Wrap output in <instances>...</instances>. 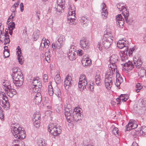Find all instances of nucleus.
Returning <instances> with one entry per match:
<instances>
[{
    "instance_id": "f257e3e1",
    "label": "nucleus",
    "mask_w": 146,
    "mask_h": 146,
    "mask_svg": "<svg viewBox=\"0 0 146 146\" xmlns=\"http://www.w3.org/2000/svg\"><path fill=\"white\" fill-rule=\"evenodd\" d=\"M74 109L70 104L65 105L64 108V114L67 121L70 123L73 121H78L81 119V114L73 112Z\"/></svg>"
},
{
    "instance_id": "f03ea898",
    "label": "nucleus",
    "mask_w": 146,
    "mask_h": 146,
    "mask_svg": "<svg viewBox=\"0 0 146 146\" xmlns=\"http://www.w3.org/2000/svg\"><path fill=\"white\" fill-rule=\"evenodd\" d=\"M13 126L11 130V132L15 137L19 139H24L26 136V134L24 129L21 127Z\"/></svg>"
},
{
    "instance_id": "7ed1b4c3",
    "label": "nucleus",
    "mask_w": 146,
    "mask_h": 146,
    "mask_svg": "<svg viewBox=\"0 0 146 146\" xmlns=\"http://www.w3.org/2000/svg\"><path fill=\"white\" fill-rule=\"evenodd\" d=\"M48 127V131L53 135H57L58 134H60L61 132L62 129L60 126H58L56 124L52 123L49 125Z\"/></svg>"
},
{
    "instance_id": "20e7f679",
    "label": "nucleus",
    "mask_w": 146,
    "mask_h": 146,
    "mask_svg": "<svg viewBox=\"0 0 146 146\" xmlns=\"http://www.w3.org/2000/svg\"><path fill=\"white\" fill-rule=\"evenodd\" d=\"M75 8L74 5H72L69 6L68 12L69 15L67 17V22L68 23L73 22L75 19Z\"/></svg>"
},
{
    "instance_id": "39448f33",
    "label": "nucleus",
    "mask_w": 146,
    "mask_h": 146,
    "mask_svg": "<svg viewBox=\"0 0 146 146\" xmlns=\"http://www.w3.org/2000/svg\"><path fill=\"white\" fill-rule=\"evenodd\" d=\"M113 41V40L110 39V40L108 39L102 38V45L101 42H98L97 45V47L99 50L101 51L102 50V47L103 46L105 48H109Z\"/></svg>"
},
{
    "instance_id": "423d86ee",
    "label": "nucleus",
    "mask_w": 146,
    "mask_h": 146,
    "mask_svg": "<svg viewBox=\"0 0 146 146\" xmlns=\"http://www.w3.org/2000/svg\"><path fill=\"white\" fill-rule=\"evenodd\" d=\"M65 40V37L63 35H60L59 36L58 40L56 41L55 43H53L52 44L53 49H56V48H60L63 45L64 41Z\"/></svg>"
},
{
    "instance_id": "0eeeda50",
    "label": "nucleus",
    "mask_w": 146,
    "mask_h": 146,
    "mask_svg": "<svg viewBox=\"0 0 146 146\" xmlns=\"http://www.w3.org/2000/svg\"><path fill=\"white\" fill-rule=\"evenodd\" d=\"M87 84V80L86 76L83 74L81 75L79 79L78 87L84 89L86 88Z\"/></svg>"
},
{
    "instance_id": "6e6552de",
    "label": "nucleus",
    "mask_w": 146,
    "mask_h": 146,
    "mask_svg": "<svg viewBox=\"0 0 146 146\" xmlns=\"http://www.w3.org/2000/svg\"><path fill=\"white\" fill-rule=\"evenodd\" d=\"M0 104L4 108L9 109L10 107V104L7 97L3 95H0Z\"/></svg>"
},
{
    "instance_id": "1a4fd4ad",
    "label": "nucleus",
    "mask_w": 146,
    "mask_h": 146,
    "mask_svg": "<svg viewBox=\"0 0 146 146\" xmlns=\"http://www.w3.org/2000/svg\"><path fill=\"white\" fill-rule=\"evenodd\" d=\"M137 108L141 110L142 113L146 112V99H143L139 100L138 102Z\"/></svg>"
},
{
    "instance_id": "9d476101",
    "label": "nucleus",
    "mask_w": 146,
    "mask_h": 146,
    "mask_svg": "<svg viewBox=\"0 0 146 146\" xmlns=\"http://www.w3.org/2000/svg\"><path fill=\"white\" fill-rule=\"evenodd\" d=\"M32 84L33 85L32 88L34 90L35 88V90L37 89V91L39 90L42 87L41 83L38 77L34 78Z\"/></svg>"
},
{
    "instance_id": "9b49d317",
    "label": "nucleus",
    "mask_w": 146,
    "mask_h": 146,
    "mask_svg": "<svg viewBox=\"0 0 146 146\" xmlns=\"http://www.w3.org/2000/svg\"><path fill=\"white\" fill-rule=\"evenodd\" d=\"M5 92L7 95L10 97H12L14 95H15L17 93V92L15 90L12 89L11 88L10 85H8L6 87L5 89Z\"/></svg>"
},
{
    "instance_id": "f8f14e48",
    "label": "nucleus",
    "mask_w": 146,
    "mask_h": 146,
    "mask_svg": "<svg viewBox=\"0 0 146 146\" xmlns=\"http://www.w3.org/2000/svg\"><path fill=\"white\" fill-rule=\"evenodd\" d=\"M80 44L81 47L84 50H86L89 48V41L86 39H82L80 41Z\"/></svg>"
},
{
    "instance_id": "ddd939ff",
    "label": "nucleus",
    "mask_w": 146,
    "mask_h": 146,
    "mask_svg": "<svg viewBox=\"0 0 146 146\" xmlns=\"http://www.w3.org/2000/svg\"><path fill=\"white\" fill-rule=\"evenodd\" d=\"M116 20L117 24L120 27L123 26L124 24V19L121 14L118 15L116 16Z\"/></svg>"
},
{
    "instance_id": "4468645a",
    "label": "nucleus",
    "mask_w": 146,
    "mask_h": 146,
    "mask_svg": "<svg viewBox=\"0 0 146 146\" xmlns=\"http://www.w3.org/2000/svg\"><path fill=\"white\" fill-rule=\"evenodd\" d=\"M113 79L111 78L105 77V84L106 88L108 90H110L113 84L112 80Z\"/></svg>"
},
{
    "instance_id": "2eb2a0df",
    "label": "nucleus",
    "mask_w": 146,
    "mask_h": 146,
    "mask_svg": "<svg viewBox=\"0 0 146 146\" xmlns=\"http://www.w3.org/2000/svg\"><path fill=\"white\" fill-rule=\"evenodd\" d=\"M71 81L72 78L71 76H67L65 79L64 84V87L66 89H68L69 87L71 86Z\"/></svg>"
},
{
    "instance_id": "dca6fc26",
    "label": "nucleus",
    "mask_w": 146,
    "mask_h": 146,
    "mask_svg": "<svg viewBox=\"0 0 146 146\" xmlns=\"http://www.w3.org/2000/svg\"><path fill=\"white\" fill-rule=\"evenodd\" d=\"M119 57L117 55H112L110 58V63L113 66L115 65L116 66V63L118 60Z\"/></svg>"
},
{
    "instance_id": "f3484780",
    "label": "nucleus",
    "mask_w": 146,
    "mask_h": 146,
    "mask_svg": "<svg viewBox=\"0 0 146 146\" xmlns=\"http://www.w3.org/2000/svg\"><path fill=\"white\" fill-rule=\"evenodd\" d=\"M102 7H103L102 9V18L104 19H106L108 15V12H107L106 9V5L104 3L102 4Z\"/></svg>"
},
{
    "instance_id": "a211bd4d",
    "label": "nucleus",
    "mask_w": 146,
    "mask_h": 146,
    "mask_svg": "<svg viewBox=\"0 0 146 146\" xmlns=\"http://www.w3.org/2000/svg\"><path fill=\"white\" fill-rule=\"evenodd\" d=\"M137 125L135 122H132L130 121L128 124L126 126V130L129 131L131 129H134L137 127Z\"/></svg>"
},
{
    "instance_id": "6ab92c4d",
    "label": "nucleus",
    "mask_w": 146,
    "mask_h": 146,
    "mask_svg": "<svg viewBox=\"0 0 146 146\" xmlns=\"http://www.w3.org/2000/svg\"><path fill=\"white\" fill-rule=\"evenodd\" d=\"M18 49L19 50L17 51L18 54L17 56L19 64H22L23 62L24 59L23 57L21 55V50L20 49V48L19 46L18 47Z\"/></svg>"
},
{
    "instance_id": "aec40b11",
    "label": "nucleus",
    "mask_w": 146,
    "mask_h": 146,
    "mask_svg": "<svg viewBox=\"0 0 146 146\" xmlns=\"http://www.w3.org/2000/svg\"><path fill=\"white\" fill-rule=\"evenodd\" d=\"M111 67L110 66V67L107 70V72L106 73L105 77L113 79L114 76L115 75V74H114L112 71H111Z\"/></svg>"
},
{
    "instance_id": "412c9836",
    "label": "nucleus",
    "mask_w": 146,
    "mask_h": 146,
    "mask_svg": "<svg viewBox=\"0 0 146 146\" xmlns=\"http://www.w3.org/2000/svg\"><path fill=\"white\" fill-rule=\"evenodd\" d=\"M57 7L56 8L57 11H60L61 9H62L63 7V5L64 4V0H57Z\"/></svg>"
},
{
    "instance_id": "4be33fe9",
    "label": "nucleus",
    "mask_w": 146,
    "mask_h": 146,
    "mask_svg": "<svg viewBox=\"0 0 146 146\" xmlns=\"http://www.w3.org/2000/svg\"><path fill=\"white\" fill-rule=\"evenodd\" d=\"M68 57L70 60H73L76 58V53L73 52L71 50H69L68 52Z\"/></svg>"
},
{
    "instance_id": "5701e85b",
    "label": "nucleus",
    "mask_w": 146,
    "mask_h": 146,
    "mask_svg": "<svg viewBox=\"0 0 146 146\" xmlns=\"http://www.w3.org/2000/svg\"><path fill=\"white\" fill-rule=\"evenodd\" d=\"M133 61V63L137 68H140L142 65V63L140 59H137L136 58L134 57Z\"/></svg>"
},
{
    "instance_id": "b1692460",
    "label": "nucleus",
    "mask_w": 146,
    "mask_h": 146,
    "mask_svg": "<svg viewBox=\"0 0 146 146\" xmlns=\"http://www.w3.org/2000/svg\"><path fill=\"white\" fill-rule=\"evenodd\" d=\"M13 79H20V82H22V79H23V74L21 72H18V73H16L14 74L13 76Z\"/></svg>"
},
{
    "instance_id": "393cba45",
    "label": "nucleus",
    "mask_w": 146,
    "mask_h": 146,
    "mask_svg": "<svg viewBox=\"0 0 146 146\" xmlns=\"http://www.w3.org/2000/svg\"><path fill=\"white\" fill-rule=\"evenodd\" d=\"M91 59L87 58L82 60V65L84 66H87L90 65L91 64Z\"/></svg>"
},
{
    "instance_id": "a878e982",
    "label": "nucleus",
    "mask_w": 146,
    "mask_h": 146,
    "mask_svg": "<svg viewBox=\"0 0 146 146\" xmlns=\"http://www.w3.org/2000/svg\"><path fill=\"white\" fill-rule=\"evenodd\" d=\"M35 103L38 104L39 103H40L42 100V96L40 93H37L35 97Z\"/></svg>"
},
{
    "instance_id": "bb28decb",
    "label": "nucleus",
    "mask_w": 146,
    "mask_h": 146,
    "mask_svg": "<svg viewBox=\"0 0 146 146\" xmlns=\"http://www.w3.org/2000/svg\"><path fill=\"white\" fill-rule=\"evenodd\" d=\"M124 66L127 67V68L128 69L131 70L134 67V65L132 62L129 61L128 62L125 63Z\"/></svg>"
},
{
    "instance_id": "cd10ccee",
    "label": "nucleus",
    "mask_w": 146,
    "mask_h": 146,
    "mask_svg": "<svg viewBox=\"0 0 146 146\" xmlns=\"http://www.w3.org/2000/svg\"><path fill=\"white\" fill-rule=\"evenodd\" d=\"M13 81L14 83L15 84L16 86H21L23 84V83L24 81L23 79H22V82H20V79H13Z\"/></svg>"
},
{
    "instance_id": "c85d7f7f",
    "label": "nucleus",
    "mask_w": 146,
    "mask_h": 146,
    "mask_svg": "<svg viewBox=\"0 0 146 146\" xmlns=\"http://www.w3.org/2000/svg\"><path fill=\"white\" fill-rule=\"evenodd\" d=\"M37 143L39 146H46V143L44 139H40L37 140Z\"/></svg>"
},
{
    "instance_id": "c756f323",
    "label": "nucleus",
    "mask_w": 146,
    "mask_h": 146,
    "mask_svg": "<svg viewBox=\"0 0 146 146\" xmlns=\"http://www.w3.org/2000/svg\"><path fill=\"white\" fill-rule=\"evenodd\" d=\"M125 41L123 39L119 40L117 43V46L119 48H122L123 47H125L124 44Z\"/></svg>"
},
{
    "instance_id": "7c9ffc66",
    "label": "nucleus",
    "mask_w": 146,
    "mask_h": 146,
    "mask_svg": "<svg viewBox=\"0 0 146 146\" xmlns=\"http://www.w3.org/2000/svg\"><path fill=\"white\" fill-rule=\"evenodd\" d=\"M123 15L124 17L125 20L126 21L127 23L129 24H131L132 22V20H128V17L129 16V12L126 11V15L124 13H123Z\"/></svg>"
},
{
    "instance_id": "2f4dec72",
    "label": "nucleus",
    "mask_w": 146,
    "mask_h": 146,
    "mask_svg": "<svg viewBox=\"0 0 146 146\" xmlns=\"http://www.w3.org/2000/svg\"><path fill=\"white\" fill-rule=\"evenodd\" d=\"M106 38V39H108L110 40V39L113 40V37L111 33L110 32H107L106 34H105L103 37V38Z\"/></svg>"
},
{
    "instance_id": "473e14b6",
    "label": "nucleus",
    "mask_w": 146,
    "mask_h": 146,
    "mask_svg": "<svg viewBox=\"0 0 146 146\" xmlns=\"http://www.w3.org/2000/svg\"><path fill=\"white\" fill-rule=\"evenodd\" d=\"M40 35V33L38 30H37L35 31L33 35V37L34 38V40L35 41L38 38Z\"/></svg>"
},
{
    "instance_id": "72a5a7b5",
    "label": "nucleus",
    "mask_w": 146,
    "mask_h": 146,
    "mask_svg": "<svg viewBox=\"0 0 146 146\" xmlns=\"http://www.w3.org/2000/svg\"><path fill=\"white\" fill-rule=\"evenodd\" d=\"M95 83L97 86L100 85L101 84V77L99 75L97 74L95 76Z\"/></svg>"
},
{
    "instance_id": "f704fd0d",
    "label": "nucleus",
    "mask_w": 146,
    "mask_h": 146,
    "mask_svg": "<svg viewBox=\"0 0 146 146\" xmlns=\"http://www.w3.org/2000/svg\"><path fill=\"white\" fill-rule=\"evenodd\" d=\"M48 94L50 96H52L53 95L54 93V91H53L52 86L50 83L48 86Z\"/></svg>"
},
{
    "instance_id": "c9c22d12",
    "label": "nucleus",
    "mask_w": 146,
    "mask_h": 146,
    "mask_svg": "<svg viewBox=\"0 0 146 146\" xmlns=\"http://www.w3.org/2000/svg\"><path fill=\"white\" fill-rule=\"evenodd\" d=\"M142 88V86H141V84L139 83H137L136 84L135 86V92L137 93L139 92Z\"/></svg>"
},
{
    "instance_id": "e433bc0d",
    "label": "nucleus",
    "mask_w": 146,
    "mask_h": 146,
    "mask_svg": "<svg viewBox=\"0 0 146 146\" xmlns=\"http://www.w3.org/2000/svg\"><path fill=\"white\" fill-rule=\"evenodd\" d=\"M49 52H46L45 53V59L49 63L50 62L51 56H50Z\"/></svg>"
},
{
    "instance_id": "4c0bfd02",
    "label": "nucleus",
    "mask_w": 146,
    "mask_h": 146,
    "mask_svg": "<svg viewBox=\"0 0 146 146\" xmlns=\"http://www.w3.org/2000/svg\"><path fill=\"white\" fill-rule=\"evenodd\" d=\"M55 82L56 84H59L61 82V79L60 75L59 74H57L54 79Z\"/></svg>"
},
{
    "instance_id": "58836bf2",
    "label": "nucleus",
    "mask_w": 146,
    "mask_h": 146,
    "mask_svg": "<svg viewBox=\"0 0 146 146\" xmlns=\"http://www.w3.org/2000/svg\"><path fill=\"white\" fill-rule=\"evenodd\" d=\"M128 96L125 94H121L120 98V99L123 102H126L128 99Z\"/></svg>"
},
{
    "instance_id": "ea45409f",
    "label": "nucleus",
    "mask_w": 146,
    "mask_h": 146,
    "mask_svg": "<svg viewBox=\"0 0 146 146\" xmlns=\"http://www.w3.org/2000/svg\"><path fill=\"white\" fill-rule=\"evenodd\" d=\"M124 41L125 42L124 44H125V48H126L125 50L123 51V52L125 53V54H127L129 48L128 44V41H126L125 40H124Z\"/></svg>"
},
{
    "instance_id": "a19ab883",
    "label": "nucleus",
    "mask_w": 146,
    "mask_h": 146,
    "mask_svg": "<svg viewBox=\"0 0 146 146\" xmlns=\"http://www.w3.org/2000/svg\"><path fill=\"white\" fill-rule=\"evenodd\" d=\"M140 131V133L142 131L143 135H146V127L145 126H142L140 130H138V131Z\"/></svg>"
},
{
    "instance_id": "79ce46f5",
    "label": "nucleus",
    "mask_w": 146,
    "mask_h": 146,
    "mask_svg": "<svg viewBox=\"0 0 146 146\" xmlns=\"http://www.w3.org/2000/svg\"><path fill=\"white\" fill-rule=\"evenodd\" d=\"M113 134L116 136L117 137L119 135V132L118 129L116 127L114 128L112 130Z\"/></svg>"
},
{
    "instance_id": "37998d69",
    "label": "nucleus",
    "mask_w": 146,
    "mask_h": 146,
    "mask_svg": "<svg viewBox=\"0 0 146 146\" xmlns=\"http://www.w3.org/2000/svg\"><path fill=\"white\" fill-rule=\"evenodd\" d=\"M94 82H92L88 85V88L90 91L92 92L94 90V86H93Z\"/></svg>"
},
{
    "instance_id": "c03bdc74",
    "label": "nucleus",
    "mask_w": 146,
    "mask_h": 146,
    "mask_svg": "<svg viewBox=\"0 0 146 146\" xmlns=\"http://www.w3.org/2000/svg\"><path fill=\"white\" fill-rule=\"evenodd\" d=\"M88 21V19L84 17H82L81 18V22L82 24H87Z\"/></svg>"
},
{
    "instance_id": "a18cd8bd",
    "label": "nucleus",
    "mask_w": 146,
    "mask_h": 146,
    "mask_svg": "<svg viewBox=\"0 0 146 146\" xmlns=\"http://www.w3.org/2000/svg\"><path fill=\"white\" fill-rule=\"evenodd\" d=\"M20 69H17V68L16 67H14L12 70L13 73L12 74V76L14 75V74H15L16 73H18V72H20Z\"/></svg>"
},
{
    "instance_id": "49530a36",
    "label": "nucleus",
    "mask_w": 146,
    "mask_h": 146,
    "mask_svg": "<svg viewBox=\"0 0 146 146\" xmlns=\"http://www.w3.org/2000/svg\"><path fill=\"white\" fill-rule=\"evenodd\" d=\"M40 120H35V121L34 123V125L36 127L38 128L40 126Z\"/></svg>"
},
{
    "instance_id": "de8ad7c7",
    "label": "nucleus",
    "mask_w": 146,
    "mask_h": 146,
    "mask_svg": "<svg viewBox=\"0 0 146 146\" xmlns=\"http://www.w3.org/2000/svg\"><path fill=\"white\" fill-rule=\"evenodd\" d=\"M40 114H37V113L36 112L35 113V115H34V119L35 120H40Z\"/></svg>"
},
{
    "instance_id": "09e8293b",
    "label": "nucleus",
    "mask_w": 146,
    "mask_h": 146,
    "mask_svg": "<svg viewBox=\"0 0 146 146\" xmlns=\"http://www.w3.org/2000/svg\"><path fill=\"white\" fill-rule=\"evenodd\" d=\"M46 42L45 44H44V45L42 47L43 48H47L49 47V45L50 44V42L49 40L48 39H47Z\"/></svg>"
},
{
    "instance_id": "8fccbe9b",
    "label": "nucleus",
    "mask_w": 146,
    "mask_h": 146,
    "mask_svg": "<svg viewBox=\"0 0 146 146\" xmlns=\"http://www.w3.org/2000/svg\"><path fill=\"white\" fill-rule=\"evenodd\" d=\"M15 24L14 22H12L11 24L9 25L8 29H10L13 30L15 28Z\"/></svg>"
},
{
    "instance_id": "3c124183",
    "label": "nucleus",
    "mask_w": 146,
    "mask_h": 146,
    "mask_svg": "<svg viewBox=\"0 0 146 146\" xmlns=\"http://www.w3.org/2000/svg\"><path fill=\"white\" fill-rule=\"evenodd\" d=\"M121 11H122V14L123 15V13H124L125 15H126V11H127V9L126 8H125L124 6L122 5L121 7Z\"/></svg>"
},
{
    "instance_id": "603ef678",
    "label": "nucleus",
    "mask_w": 146,
    "mask_h": 146,
    "mask_svg": "<svg viewBox=\"0 0 146 146\" xmlns=\"http://www.w3.org/2000/svg\"><path fill=\"white\" fill-rule=\"evenodd\" d=\"M116 82L115 84V85L118 88L120 89V85L121 84V82L119 81V79L116 78Z\"/></svg>"
},
{
    "instance_id": "864d4df0",
    "label": "nucleus",
    "mask_w": 146,
    "mask_h": 146,
    "mask_svg": "<svg viewBox=\"0 0 146 146\" xmlns=\"http://www.w3.org/2000/svg\"><path fill=\"white\" fill-rule=\"evenodd\" d=\"M4 54L5 58L8 57L9 56V51H4Z\"/></svg>"
},
{
    "instance_id": "5fc2aeb1",
    "label": "nucleus",
    "mask_w": 146,
    "mask_h": 146,
    "mask_svg": "<svg viewBox=\"0 0 146 146\" xmlns=\"http://www.w3.org/2000/svg\"><path fill=\"white\" fill-rule=\"evenodd\" d=\"M47 39H46L45 38H43L42 42L40 44V46L41 47H43L45 43H46V42Z\"/></svg>"
},
{
    "instance_id": "6e6d98bb",
    "label": "nucleus",
    "mask_w": 146,
    "mask_h": 146,
    "mask_svg": "<svg viewBox=\"0 0 146 146\" xmlns=\"http://www.w3.org/2000/svg\"><path fill=\"white\" fill-rule=\"evenodd\" d=\"M60 92L59 89L58 88H56V91H55V94L58 97H59V95Z\"/></svg>"
},
{
    "instance_id": "4d7b16f0",
    "label": "nucleus",
    "mask_w": 146,
    "mask_h": 146,
    "mask_svg": "<svg viewBox=\"0 0 146 146\" xmlns=\"http://www.w3.org/2000/svg\"><path fill=\"white\" fill-rule=\"evenodd\" d=\"M135 49L134 48H130L128 52V54L129 56L132 55V52Z\"/></svg>"
},
{
    "instance_id": "13d9d810",
    "label": "nucleus",
    "mask_w": 146,
    "mask_h": 146,
    "mask_svg": "<svg viewBox=\"0 0 146 146\" xmlns=\"http://www.w3.org/2000/svg\"><path fill=\"white\" fill-rule=\"evenodd\" d=\"M76 54L77 53V54L79 56H82L83 54V51L82 50H78V52H75Z\"/></svg>"
},
{
    "instance_id": "bf43d9fd",
    "label": "nucleus",
    "mask_w": 146,
    "mask_h": 146,
    "mask_svg": "<svg viewBox=\"0 0 146 146\" xmlns=\"http://www.w3.org/2000/svg\"><path fill=\"white\" fill-rule=\"evenodd\" d=\"M40 10L38 9L36 11V15L38 17V19H40Z\"/></svg>"
},
{
    "instance_id": "052dcab7",
    "label": "nucleus",
    "mask_w": 146,
    "mask_h": 146,
    "mask_svg": "<svg viewBox=\"0 0 146 146\" xmlns=\"http://www.w3.org/2000/svg\"><path fill=\"white\" fill-rule=\"evenodd\" d=\"M69 50H71L73 52H76V51H75V47L73 45L70 46V49Z\"/></svg>"
},
{
    "instance_id": "680f3d73",
    "label": "nucleus",
    "mask_w": 146,
    "mask_h": 146,
    "mask_svg": "<svg viewBox=\"0 0 146 146\" xmlns=\"http://www.w3.org/2000/svg\"><path fill=\"white\" fill-rule=\"evenodd\" d=\"M10 42V39L9 38H5L4 44H6L8 43H9Z\"/></svg>"
},
{
    "instance_id": "e2e57ef3",
    "label": "nucleus",
    "mask_w": 146,
    "mask_h": 146,
    "mask_svg": "<svg viewBox=\"0 0 146 146\" xmlns=\"http://www.w3.org/2000/svg\"><path fill=\"white\" fill-rule=\"evenodd\" d=\"M73 108L74 109L73 112H76V113L78 112V113H79L80 114H81V111L79 109H77L76 108L75 109Z\"/></svg>"
},
{
    "instance_id": "0e129e2a",
    "label": "nucleus",
    "mask_w": 146,
    "mask_h": 146,
    "mask_svg": "<svg viewBox=\"0 0 146 146\" xmlns=\"http://www.w3.org/2000/svg\"><path fill=\"white\" fill-rule=\"evenodd\" d=\"M123 5L121 3H118L117 5V8L118 9L119 11H121V6Z\"/></svg>"
},
{
    "instance_id": "69168bd1",
    "label": "nucleus",
    "mask_w": 146,
    "mask_h": 146,
    "mask_svg": "<svg viewBox=\"0 0 146 146\" xmlns=\"http://www.w3.org/2000/svg\"><path fill=\"white\" fill-rule=\"evenodd\" d=\"M20 7L21 9V12H23V3H21L20 5Z\"/></svg>"
},
{
    "instance_id": "338daca9",
    "label": "nucleus",
    "mask_w": 146,
    "mask_h": 146,
    "mask_svg": "<svg viewBox=\"0 0 146 146\" xmlns=\"http://www.w3.org/2000/svg\"><path fill=\"white\" fill-rule=\"evenodd\" d=\"M52 113L51 111L50 110L47 111L45 112V114H47V115H50Z\"/></svg>"
},
{
    "instance_id": "774afa93",
    "label": "nucleus",
    "mask_w": 146,
    "mask_h": 146,
    "mask_svg": "<svg viewBox=\"0 0 146 146\" xmlns=\"http://www.w3.org/2000/svg\"><path fill=\"white\" fill-rule=\"evenodd\" d=\"M53 20L51 19H49L48 20V23L50 24H52L53 23Z\"/></svg>"
}]
</instances>
